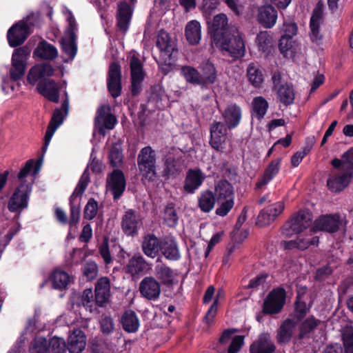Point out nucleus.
Segmentation results:
<instances>
[{
	"mask_svg": "<svg viewBox=\"0 0 353 353\" xmlns=\"http://www.w3.org/2000/svg\"><path fill=\"white\" fill-rule=\"evenodd\" d=\"M81 303L82 305L90 312L92 311V307L95 303V299H94V294L91 288H87L83 290L81 297Z\"/></svg>",
	"mask_w": 353,
	"mask_h": 353,
	"instance_id": "0e129e2a",
	"label": "nucleus"
},
{
	"mask_svg": "<svg viewBox=\"0 0 353 353\" xmlns=\"http://www.w3.org/2000/svg\"><path fill=\"white\" fill-rule=\"evenodd\" d=\"M98 209V202L94 198L89 199L83 211L84 219L92 220L97 216Z\"/></svg>",
	"mask_w": 353,
	"mask_h": 353,
	"instance_id": "e2e57ef3",
	"label": "nucleus"
},
{
	"mask_svg": "<svg viewBox=\"0 0 353 353\" xmlns=\"http://www.w3.org/2000/svg\"><path fill=\"white\" fill-rule=\"evenodd\" d=\"M100 330L105 336L113 333L115 329L114 321L110 315L102 314L99 321Z\"/></svg>",
	"mask_w": 353,
	"mask_h": 353,
	"instance_id": "6e6d98bb",
	"label": "nucleus"
},
{
	"mask_svg": "<svg viewBox=\"0 0 353 353\" xmlns=\"http://www.w3.org/2000/svg\"><path fill=\"white\" fill-rule=\"evenodd\" d=\"M30 27L25 21H19L12 25L8 30L7 39L12 48L22 45L30 34Z\"/></svg>",
	"mask_w": 353,
	"mask_h": 353,
	"instance_id": "6e6552de",
	"label": "nucleus"
},
{
	"mask_svg": "<svg viewBox=\"0 0 353 353\" xmlns=\"http://www.w3.org/2000/svg\"><path fill=\"white\" fill-rule=\"evenodd\" d=\"M281 158L272 160L267 168L265 169L263 175L258 179L255 184V190L261 189L263 186L269 183L279 173L280 170Z\"/></svg>",
	"mask_w": 353,
	"mask_h": 353,
	"instance_id": "5701e85b",
	"label": "nucleus"
},
{
	"mask_svg": "<svg viewBox=\"0 0 353 353\" xmlns=\"http://www.w3.org/2000/svg\"><path fill=\"white\" fill-rule=\"evenodd\" d=\"M29 352L30 353H48V341L44 338L35 339Z\"/></svg>",
	"mask_w": 353,
	"mask_h": 353,
	"instance_id": "69168bd1",
	"label": "nucleus"
},
{
	"mask_svg": "<svg viewBox=\"0 0 353 353\" xmlns=\"http://www.w3.org/2000/svg\"><path fill=\"white\" fill-rule=\"evenodd\" d=\"M123 153L121 147L118 145H113L110 148L108 159L112 167L116 168L123 161Z\"/></svg>",
	"mask_w": 353,
	"mask_h": 353,
	"instance_id": "13d9d810",
	"label": "nucleus"
},
{
	"mask_svg": "<svg viewBox=\"0 0 353 353\" xmlns=\"http://www.w3.org/2000/svg\"><path fill=\"white\" fill-rule=\"evenodd\" d=\"M201 88L208 89L210 85H213L217 81V70L214 64L210 61L201 63L199 66Z\"/></svg>",
	"mask_w": 353,
	"mask_h": 353,
	"instance_id": "dca6fc26",
	"label": "nucleus"
},
{
	"mask_svg": "<svg viewBox=\"0 0 353 353\" xmlns=\"http://www.w3.org/2000/svg\"><path fill=\"white\" fill-rule=\"evenodd\" d=\"M181 157L168 155L164 161L163 176L168 179L174 177L181 172Z\"/></svg>",
	"mask_w": 353,
	"mask_h": 353,
	"instance_id": "c9c22d12",
	"label": "nucleus"
},
{
	"mask_svg": "<svg viewBox=\"0 0 353 353\" xmlns=\"http://www.w3.org/2000/svg\"><path fill=\"white\" fill-rule=\"evenodd\" d=\"M321 321L316 319L314 315H310L305 317L298 325L299 334L298 339L303 340L310 338V334L321 325Z\"/></svg>",
	"mask_w": 353,
	"mask_h": 353,
	"instance_id": "c85d7f7f",
	"label": "nucleus"
},
{
	"mask_svg": "<svg viewBox=\"0 0 353 353\" xmlns=\"http://www.w3.org/2000/svg\"><path fill=\"white\" fill-rule=\"evenodd\" d=\"M286 297L285 288L281 286L273 288L263 301L262 312L268 315L280 313L285 304Z\"/></svg>",
	"mask_w": 353,
	"mask_h": 353,
	"instance_id": "20e7f679",
	"label": "nucleus"
},
{
	"mask_svg": "<svg viewBox=\"0 0 353 353\" xmlns=\"http://www.w3.org/2000/svg\"><path fill=\"white\" fill-rule=\"evenodd\" d=\"M161 245V239H158L154 234H148L143 239L141 248L147 256L154 259L159 256Z\"/></svg>",
	"mask_w": 353,
	"mask_h": 353,
	"instance_id": "bb28decb",
	"label": "nucleus"
},
{
	"mask_svg": "<svg viewBox=\"0 0 353 353\" xmlns=\"http://www.w3.org/2000/svg\"><path fill=\"white\" fill-rule=\"evenodd\" d=\"M215 197L219 203L221 201L234 199V190L232 185L226 179H221L215 185Z\"/></svg>",
	"mask_w": 353,
	"mask_h": 353,
	"instance_id": "e433bc0d",
	"label": "nucleus"
},
{
	"mask_svg": "<svg viewBox=\"0 0 353 353\" xmlns=\"http://www.w3.org/2000/svg\"><path fill=\"white\" fill-rule=\"evenodd\" d=\"M90 181V173L88 169H85L81 176L78 183L70 196L76 199L78 197L81 198L85 191Z\"/></svg>",
	"mask_w": 353,
	"mask_h": 353,
	"instance_id": "5fc2aeb1",
	"label": "nucleus"
},
{
	"mask_svg": "<svg viewBox=\"0 0 353 353\" xmlns=\"http://www.w3.org/2000/svg\"><path fill=\"white\" fill-rule=\"evenodd\" d=\"M69 112V101L68 99L63 101L61 108L54 109L49 124L58 128L63 122Z\"/></svg>",
	"mask_w": 353,
	"mask_h": 353,
	"instance_id": "49530a36",
	"label": "nucleus"
},
{
	"mask_svg": "<svg viewBox=\"0 0 353 353\" xmlns=\"http://www.w3.org/2000/svg\"><path fill=\"white\" fill-rule=\"evenodd\" d=\"M107 185L109 187L114 201L118 200L123 195L126 187V181L123 171L120 169L113 170L108 176Z\"/></svg>",
	"mask_w": 353,
	"mask_h": 353,
	"instance_id": "9b49d317",
	"label": "nucleus"
},
{
	"mask_svg": "<svg viewBox=\"0 0 353 353\" xmlns=\"http://www.w3.org/2000/svg\"><path fill=\"white\" fill-rule=\"evenodd\" d=\"M342 223L343 220L339 213L322 214L314 220L311 231L334 234L339 230Z\"/></svg>",
	"mask_w": 353,
	"mask_h": 353,
	"instance_id": "0eeeda50",
	"label": "nucleus"
},
{
	"mask_svg": "<svg viewBox=\"0 0 353 353\" xmlns=\"http://www.w3.org/2000/svg\"><path fill=\"white\" fill-rule=\"evenodd\" d=\"M273 90L276 93L278 101L289 106L294 103L295 99V90L292 83L281 82V77L279 74H275L272 77Z\"/></svg>",
	"mask_w": 353,
	"mask_h": 353,
	"instance_id": "423d86ee",
	"label": "nucleus"
},
{
	"mask_svg": "<svg viewBox=\"0 0 353 353\" xmlns=\"http://www.w3.org/2000/svg\"><path fill=\"white\" fill-rule=\"evenodd\" d=\"M32 191V183L23 181L16 187L8 201V209L18 216L28 208L30 197Z\"/></svg>",
	"mask_w": 353,
	"mask_h": 353,
	"instance_id": "f257e3e1",
	"label": "nucleus"
},
{
	"mask_svg": "<svg viewBox=\"0 0 353 353\" xmlns=\"http://www.w3.org/2000/svg\"><path fill=\"white\" fill-rule=\"evenodd\" d=\"M132 14L130 6L126 1H121L118 4L117 26L123 33H125L129 28Z\"/></svg>",
	"mask_w": 353,
	"mask_h": 353,
	"instance_id": "c756f323",
	"label": "nucleus"
},
{
	"mask_svg": "<svg viewBox=\"0 0 353 353\" xmlns=\"http://www.w3.org/2000/svg\"><path fill=\"white\" fill-rule=\"evenodd\" d=\"M125 272L132 276L145 274L150 269V265L141 254H134L128 261L125 267Z\"/></svg>",
	"mask_w": 353,
	"mask_h": 353,
	"instance_id": "cd10ccee",
	"label": "nucleus"
},
{
	"mask_svg": "<svg viewBox=\"0 0 353 353\" xmlns=\"http://www.w3.org/2000/svg\"><path fill=\"white\" fill-rule=\"evenodd\" d=\"M139 220L133 210H127L121 219V229L127 236H134L138 234Z\"/></svg>",
	"mask_w": 353,
	"mask_h": 353,
	"instance_id": "b1692460",
	"label": "nucleus"
},
{
	"mask_svg": "<svg viewBox=\"0 0 353 353\" xmlns=\"http://www.w3.org/2000/svg\"><path fill=\"white\" fill-rule=\"evenodd\" d=\"M26 70V63L19 60L11 59V68L10 77L13 81H17L22 79Z\"/></svg>",
	"mask_w": 353,
	"mask_h": 353,
	"instance_id": "3c124183",
	"label": "nucleus"
},
{
	"mask_svg": "<svg viewBox=\"0 0 353 353\" xmlns=\"http://www.w3.org/2000/svg\"><path fill=\"white\" fill-rule=\"evenodd\" d=\"M180 72L188 83L201 88L199 69L190 65H183L181 67Z\"/></svg>",
	"mask_w": 353,
	"mask_h": 353,
	"instance_id": "de8ad7c7",
	"label": "nucleus"
},
{
	"mask_svg": "<svg viewBox=\"0 0 353 353\" xmlns=\"http://www.w3.org/2000/svg\"><path fill=\"white\" fill-rule=\"evenodd\" d=\"M42 159L37 160L29 159L26 161L25 165L20 170L17 174V179L22 183L23 181H27L26 177L28 176L31 171L34 175L37 174L41 168Z\"/></svg>",
	"mask_w": 353,
	"mask_h": 353,
	"instance_id": "c03bdc74",
	"label": "nucleus"
},
{
	"mask_svg": "<svg viewBox=\"0 0 353 353\" xmlns=\"http://www.w3.org/2000/svg\"><path fill=\"white\" fill-rule=\"evenodd\" d=\"M230 32L228 25V17L225 14L221 13L214 17L212 25L209 27V33L213 43L220 41L226 33Z\"/></svg>",
	"mask_w": 353,
	"mask_h": 353,
	"instance_id": "6ab92c4d",
	"label": "nucleus"
},
{
	"mask_svg": "<svg viewBox=\"0 0 353 353\" xmlns=\"http://www.w3.org/2000/svg\"><path fill=\"white\" fill-rule=\"evenodd\" d=\"M145 77H131V84L130 86V94L132 97H138L142 91V83Z\"/></svg>",
	"mask_w": 353,
	"mask_h": 353,
	"instance_id": "338daca9",
	"label": "nucleus"
},
{
	"mask_svg": "<svg viewBox=\"0 0 353 353\" xmlns=\"http://www.w3.org/2000/svg\"><path fill=\"white\" fill-rule=\"evenodd\" d=\"M249 235V232L247 230H244L242 231L235 230L232 232L231 238L233 241V245L228 248V252L230 254H232L236 249V247H239L241 243L248 238Z\"/></svg>",
	"mask_w": 353,
	"mask_h": 353,
	"instance_id": "052dcab7",
	"label": "nucleus"
},
{
	"mask_svg": "<svg viewBox=\"0 0 353 353\" xmlns=\"http://www.w3.org/2000/svg\"><path fill=\"white\" fill-rule=\"evenodd\" d=\"M252 108V116L256 118L259 121H261L266 114L269 108V104L263 97L259 96L253 99Z\"/></svg>",
	"mask_w": 353,
	"mask_h": 353,
	"instance_id": "a18cd8bd",
	"label": "nucleus"
},
{
	"mask_svg": "<svg viewBox=\"0 0 353 353\" xmlns=\"http://www.w3.org/2000/svg\"><path fill=\"white\" fill-rule=\"evenodd\" d=\"M77 37H68V38L63 37L60 41L62 51L68 56L72 61L75 57L77 52Z\"/></svg>",
	"mask_w": 353,
	"mask_h": 353,
	"instance_id": "8fccbe9b",
	"label": "nucleus"
},
{
	"mask_svg": "<svg viewBox=\"0 0 353 353\" xmlns=\"http://www.w3.org/2000/svg\"><path fill=\"white\" fill-rule=\"evenodd\" d=\"M284 204L277 202L261 210L257 216L256 225L260 228L270 225L283 211Z\"/></svg>",
	"mask_w": 353,
	"mask_h": 353,
	"instance_id": "ddd939ff",
	"label": "nucleus"
},
{
	"mask_svg": "<svg viewBox=\"0 0 353 353\" xmlns=\"http://www.w3.org/2000/svg\"><path fill=\"white\" fill-rule=\"evenodd\" d=\"M130 68L131 77H145L143 64L137 55L133 54L130 57Z\"/></svg>",
	"mask_w": 353,
	"mask_h": 353,
	"instance_id": "4d7b16f0",
	"label": "nucleus"
},
{
	"mask_svg": "<svg viewBox=\"0 0 353 353\" xmlns=\"http://www.w3.org/2000/svg\"><path fill=\"white\" fill-rule=\"evenodd\" d=\"M298 325L290 318L285 319L276 332V341L279 345L288 344L290 342L294 331Z\"/></svg>",
	"mask_w": 353,
	"mask_h": 353,
	"instance_id": "393cba45",
	"label": "nucleus"
},
{
	"mask_svg": "<svg viewBox=\"0 0 353 353\" xmlns=\"http://www.w3.org/2000/svg\"><path fill=\"white\" fill-rule=\"evenodd\" d=\"M70 219L68 223L70 228L75 226L80 218V202L76 198L70 196Z\"/></svg>",
	"mask_w": 353,
	"mask_h": 353,
	"instance_id": "603ef678",
	"label": "nucleus"
},
{
	"mask_svg": "<svg viewBox=\"0 0 353 353\" xmlns=\"http://www.w3.org/2000/svg\"><path fill=\"white\" fill-rule=\"evenodd\" d=\"M216 201L217 200L214 193L210 190H206L201 192L198 198V205L202 212L208 213L212 210Z\"/></svg>",
	"mask_w": 353,
	"mask_h": 353,
	"instance_id": "79ce46f5",
	"label": "nucleus"
},
{
	"mask_svg": "<svg viewBox=\"0 0 353 353\" xmlns=\"http://www.w3.org/2000/svg\"><path fill=\"white\" fill-rule=\"evenodd\" d=\"M160 252L169 261H176L181 257L179 243L173 236H165L161 238Z\"/></svg>",
	"mask_w": 353,
	"mask_h": 353,
	"instance_id": "2eb2a0df",
	"label": "nucleus"
},
{
	"mask_svg": "<svg viewBox=\"0 0 353 353\" xmlns=\"http://www.w3.org/2000/svg\"><path fill=\"white\" fill-rule=\"evenodd\" d=\"M98 265L93 261H86L82 267V272L88 281H92L96 279L98 275Z\"/></svg>",
	"mask_w": 353,
	"mask_h": 353,
	"instance_id": "680f3d73",
	"label": "nucleus"
},
{
	"mask_svg": "<svg viewBox=\"0 0 353 353\" xmlns=\"http://www.w3.org/2000/svg\"><path fill=\"white\" fill-rule=\"evenodd\" d=\"M139 290L144 298L154 301L160 296L161 284L154 277L145 276L140 282Z\"/></svg>",
	"mask_w": 353,
	"mask_h": 353,
	"instance_id": "4468645a",
	"label": "nucleus"
},
{
	"mask_svg": "<svg viewBox=\"0 0 353 353\" xmlns=\"http://www.w3.org/2000/svg\"><path fill=\"white\" fill-rule=\"evenodd\" d=\"M154 274L155 279L159 280L163 285H169L173 283V270L164 263L157 264Z\"/></svg>",
	"mask_w": 353,
	"mask_h": 353,
	"instance_id": "37998d69",
	"label": "nucleus"
},
{
	"mask_svg": "<svg viewBox=\"0 0 353 353\" xmlns=\"http://www.w3.org/2000/svg\"><path fill=\"white\" fill-rule=\"evenodd\" d=\"M277 10L272 5L259 7L257 12V21L265 28H272L276 23Z\"/></svg>",
	"mask_w": 353,
	"mask_h": 353,
	"instance_id": "412c9836",
	"label": "nucleus"
},
{
	"mask_svg": "<svg viewBox=\"0 0 353 353\" xmlns=\"http://www.w3.org/2000/svg\"><path fill=\"white\" fill-rule=\"evenodd\" d=\"M214 44L222 51L228 52L232 58H241L245 54V43L237 31L233 33L228 32Z\"/></svg>",
	"mask_w": 353,
	"mask_h": 353,
	"instance_id": "7ed1b4c3",
	"label": "nucleus"
},
{
	"mask_svg": "<svg viewBox=\"0 0 353 353\" xmlns=\"http://www.w3.org/2000/svg\"><path fill=\"white\" fill-rule=\"evenodd\" d=\"M312 222V214L307 210H299L282 227V234L290 236L307 229Z\"/></svg>",
	"mask_w": 353,
	"mask_h": 353,
	"instance_id": "39448f33",
	"label": "nucleus"
},
{
	"mask_svg": "<svg viewBox=\"0 0 353 353\" xmlns=\"http://www.w3.org/2000/svg\"><path fill=\"white\" fill-rule=\"evenodd\" d=\"M293 39L281 36L279 42V49L284 57H293L295 54Z\"/></svg>",
	"mask_w": 353,
	"mask_h": 353,
	"instance_id": "864d4df0",
	"label": "nucleus"
},
{
	"mask_svg": "<svg viewBox=\"0 0 353 353\" xmlns=\"http://www.w3.org/2000/svg\"><path fill=\"white\" fill-rule=\"evenodd\" d=\"M67 345L63 339L54 336L48 341L49 353H65Z\"/></svg>",
	"mask_w": 353,
	"mask_h": 353,
	"instance_id": "bf43d9fd",
	"label": "nucleus"
},
{
	"mask_svg": "<svg viewBox=\"0 0 353 353\" xmlns=\"http://www.w3.org/2000/svg\"><path fill=\"white\" fill-rule=\"evenodd\" d=\"M156 46L161 52L160 55L166 56L165 59H168V57L172 56L174 46L172 43L169 34L163 29L158 32Z\"/></svg>",
	"mask_w": 353,
	"mask_h": 353,
	"instance_id": "f704fd0d",
	"label": "nucleus"
},
{
	"mask_svg": "<svg viewBox=\"0 0 353 353\" xmlns=\"http://www.w3.org/2000/svg\"><path fill=\"white\" fill-rule=\"evenodd\" d=\"M157 152L151 146H145L141 149L137 156V165L143 178L150 181L156 179L157 174Z\"/></svg>",
	"mask_w": 353,
	"mask_h": 353,
	"instance_id": "f03ea898",
	"label": "nucleus"
},
{
	"mask_svg": "<svg viewBox=\"0 0 353 353\" xmlns=\"http://www.w3.org/2000/svg\"><path fill=\"white\" fill-rule=\"evenodd\" d=\"M49 281L54 290H63L67 289L70 281V275L63 270H54L49 276Z\"/></svg>",
	"mask_w": 353,
	"mask_h": 353,
	"instance_id": "58836bf2",
	"label": "nucleus"
},
{
	"mask_svg": "<svg viewBox=\"0 0 353 353\" xmlns=\"http://www.w3.org/2000/svg\"><path fill=\"white\" fill-rule=\"evenodd\" d=\"M185 36L190 45H197L201 39V24L196 20L188 22L185 28Z\"/></svg>",
	"mask_w": 353,
	"mask_h": 353,
	"instance_id": "ea45409f",
	"label": "nucleus"
},
{
	"mask_svg": "<svg viewBox=\"0 0 353 353\" xmlns=\"http://www.w3.org/2000/svg\"><path fill=\"white\" fill-rule=\"evenodd\" d=\"M311 309V305H307L303 299L302 294L297 293L294 303L293 312L290 314V319L299 323L303 320Z\"/></svg>",
	"mask_w": 353,
	"mask_h": 353,
	"instance_id": "473e14b6",
	"label": "nucleus"
},
{
	"mask_svg": "<svg viewBox=\"0 0 353 353\" xmlns=\"http://www.w3.org/2000/svg\"><path fill=\"white\" fill-rule=\"evenodd\" d=\"M220 205L216 209L215 213L218 216H225L233 208L234 199L232 198L221 201Z\"/></svg>",
	"mask_w": 353,
	"mask_h": 353,
	"instance_id": "774afa93",
	"label": "nucleus"
},
{
	"mask_svg": "<svg viewBox=\"0 0 353 353\" xmlns=\"http://www.w3.org/2000/svg\"><path fill=\"white\" fill-rule=\"evenodd\" d=\"M228 128L226 125L220 121H214L210 126V146L217 152H223Z\"/></svg>",
	"mask_w": 353,
	"mask_h": 353,
	"instance_id": "9d476101",
	"label": "nucleus"
},
{
	"mask_svg": "<svg viewBox=\"0 0 353 353\" xmlns=\"http://www.w3.org/2000/svg\"><path fill=\"white\" fill-rule=\"evenodd\" d=\"M121 67L118 62H112L107 74V88L110 95L116 99L121 94Z\"/></svg>",
	"mask_w": 353,
	"mask_h": 353,
	"instance_id": "1a4fd4ad",
	"label": "nucleus"
},
{
	"mask_svg": "<svg viewBox=\"0 0 353 353\" xmlns=\"http://www.w3.org/2000/svg\"><path fill=\"white\" fill-rule=\"evenodd\" d=\"M121 323L124 331L128 333H135L139 327V320L132 310H126L123 312L121 318Z\"/></svg>",
	"mask_w": 353,
	"mask_h": 353,
	"instance_id": "4c0bfd02",
	"label": "nucleus"
},
{
	"mask_svg": "<svg viewBox=\"0 0 353 353\" xmlns=\"http://www.w3.org/2000/svg\"><path fill=\"white\" fill-rule=\"evenodd\" d=\"M224 124L228 130L236 128L240 123L242 118V111L239 105L236 103L229 105L222 113Z\"/></svg>",
	"mask_w": 353,
	"mask_h": 353,
	"instance_id": "4be33fe9",
	"label": "nucleus"
},
{
	"mask_svg": "<svg viewBox=\"0 0 353 353\" xmlns=\"http://www.w3.org/2000/svg\"><path fill=\"white\" fill-rule=\"evenodd\" d=\"M246 76L249 83L255 88H261L264 82L263 70L257 62L249 63L246 70Z\"/></svg>",
	"mask_w": 353,
	"mask_h": 353,
	"instance_id": "2f4dec72",
	"label": "nucleus"
},
{
	"mask_svg": "<svg viewBox=\"0 0 353 353\" xmlns=\"http://www.w3.org/2000/svg\"><path fill=\"white\" fill-rule=\"evenodd\" d=\"M33 56L43 60L52 61L58 57V50L53 45L42 40L34 49Z\"/></svg>",
	"mask_w": 353,
	"mask_h": 353,
	"instance_id": "72a5a7b5",
	"label": "nucleus"
},
{
	"mask_svg": "<svg viewBox=\"0 0 353 353\" xmlns=\"http://www.w3.org/2000/svg\"><path fill=\"white\" fill-rule=\"evenodd\" d=\"M163 223L168 227L174 228L179 223V216L175 209V204L168 203L163 210Z\"/></svg>",
	"mask_w": 353,
	"mask_h": 353,
	"instance_id": "09e8293b",
	"label": "nucleus"
},
{
	"mask_svg": "<svg viewBox=\"0 0 353 353\" xmlns=\"http://www.w3.org/2000/svg\"><path fill=\"white\" fill-rule=\"evenodd\" d=\"M111 282L108 276L100 277L94 286L95 304L99 307H105L111 296Z\"/></svg>",
	"mask_w": 353,
	"mask_h": 353,
	"instance_id": "f8f14e48",
	"label": "nucleus"
},
{
	"mask_svg": "<svg viewBox=\"0 0 353 353\" xmlns=\"http://www.w3.org/2000/svg\"><path fill=\"white\" fill-rule=\"evenodd\" d=\"M276 345L270 334L262 333L250 346V353H274Z\"/></svg>",
	"mask_w": 353,
	"mask_h": 353,
	"instance_id": "aec40b11",
	"label": "nucleus"
},
{
	"mask_svg": "<svg viewBox=\"0 0 353 353\" xmlns=\"http://www.w3.org/2000/svg\"><path fill=\"white\" fill-rule=\"evenodd\" d=\"M37 92L46 99L53 103L59 101V88L53 79H43L38 82Z\"/></svg>",
	"mask_w": 353,
	"mask_h": 353,
	"instance_id": "f3484780",
	"label": "nucleus"
},
{
	"mask_svg": "<svg viewBox=\"0 0 353 353\" xmlns=\"http://www.w3.org/2000/svg\"><path fill=\"white\" fill-rule=\"evenodd\" d=\"M86 337L80 329L74 330L68 339L67 349L70 353H81L85 348Z\"/></svg>",
	"mask_w": 353,
	"mask_h": 353,
	"instance_id": "a878e982",
	"label": "nucleus"
},
{
	"mask_svg": "<svg viewBox=\"0 0 353 353\" xmlns=\"http://www.w3.org/2000/svg\"><path fill=\"white\" fill-rule=\"evenodd\" d=\"M205 179V174L199 168L188 170L184 181V191L188 194H194L201 186Z\"/></svg>",
	"mask_w": 353,
	"mask_h": 353,
	"instance_id": "a211bd4d",
	"label": "nucleus"
},
{
	"mask_svg": "<svg viewBox=\"0 0 353 353\" xmlns=\"http://www.w3.org/2000/svg\"><path fill=\"white\" fill-rule=\"evenodd\" d=\"M352 176V173L348 171L341 174L330 176L327 181V186L332 192H340L349 185Z\"/></svg>",
	"mask_w": 353,
	"mask_h": 353,
	"instance_id": "7c9ffc66",
	"label": "nucleus"
},
{
	"mask_svg": "<svg viewBox=\"0 0 353 353\" xmlns=\"http://www.w3.org/2000/svg\"><path fill=\"white\" fill-rule=\"evenodd\" d=\"M256 43L259 51L269 55L274 48V39L270 32L261 31L257 34Z\"/></svg>",
	"mask_w": 353,
	"mask_h": 353,
	"instance_id": "a19ab883",
	"label": "nucleus"
}]
</instances>
